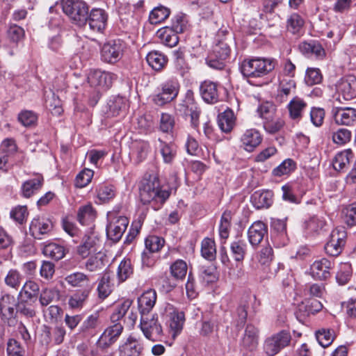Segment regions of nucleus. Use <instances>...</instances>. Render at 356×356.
<instances>
[{
  "mask_svg": "<svg viewBox=\"0 0 356 356\" xmlns=\"http://www.w3.org/2000/svg\"><path fill=\"white\" fill-rule=\"evenodd\" d=\"M67 284L74 289H79L68 298L67 305L72 309L81 310L87 302L94 284L88 275L81 271H75L64 277Z\"/></svg>",
  "mask_w": 356,
  "mask_h": 356,
  "instance_id": "nucleus-1",
  "label": "nucleus"
},
{
  "mask_svg": "<svg viewBox=\"0 0 356 356\" xmlns=\"http://www.w3.org/2000/svg\"><path fill=\"white\" fill-rule=\"evenodd\" d=\"M170 193L160 187L159 180L144 179L139 187V198L144 205H149L154 210L157 211L161 208L168 199Z\"/></svg>",
  "mask_w": 356,
  "mask_h": 356,
  "instance_id": "nucleus-2",
  "label": "nucleus"
},
{
  "mask_svg": "<svg viewBox=\"0 0 356 356\" xmlns=\"http://www.w3.org/2000/svg\"><path fill=\"white\" fill-rule=\"evenodd\" d=\"M276 63V60L270 58H248L241 62L240 71L248 81L251 83L252 79L262 78L271 72Z\"/></svg>",
  "mask_w": 356,
  "mask_h": 356,
  "instance_id": "nucleus-3",
  "label": "nucleus"
},
{
  "mask_svg": "<svg viewBox=\"0 0 356 356\" xmlns=\"http://www.w3.org/2000/svg\"><path fill=\"white\" fill-rule=\"evenodd\" d=\"M180 83L177 78H170L161 83L157 88V93L153 96L155 104L163 106L175 100L179 92Z\"/></svg>",
  "mask_w": 356,
  "mask_h": 356,
  "instance_id": "nucleus-4",
  "label": "nucleus"
},
{
  "mask_svg": "<svg viewBox=\"0 0 356 356\" xmlns=\"http://www.w3.org/2000/svg\"><path fill=\"white\" fill-rule=\"evenodd\" d=\"M63 12L75 24L83 26L87 24L88 6L82 0H63Z\"/></svg>",
  "mask_w": 356,
  "mask_h": 356,
  "instance_id": "nucleus-5",
  "label": "nucleus"
},
{
  "mask_svg": "<svg viewBox=\"0 0 356 356\" xmlns=\"http://www.w3.org/2000/svg\"><path fill=\"white\" fill-rule=\"evenodd\" d=\"M291 341V335L288 330H281L267 337L263 343V350L266 356H275L287 347Z\"/></svg>",
  "mask_w": 356,
  "mask_h": 356,
  "instance_id": "nucleus-6",
  "label": "nucleus"
},
{
  "mask_svg": "<svg viewBox=\"0 0 356 356\" xmlns=\"http://www.w3.org/2000/svg\"><path fill=\"white\" fill-rule=\"evenodd\" d=\"M140 327L147 339L153 342L161 341L163 329L156 314L140 316Z\"/></svg>",
  "mask_w": 356,
  "mask_h": 356,
  "instance_id": "nucleus-7",
  "label": "nucleus"
},
{
  "mask_svg": "<svg viewBox=\"0 0 356 356\" xmlns=\"http://www.w3.org/2000/svg\"><path fill=\"white\" fill-rule=\"evenodd\" d=\"M124 50V44L121 40H110L102 46L101 58L105 63L115 64L122 58Z\"/></svg>",
  "mask_w": 356,
  "mask_h": 356,
  "instance_id": "nucleus-8",
  "label": "nucleus"
},
{
  "mask_svg": "<svg viewBox=\"0 0 356 356\" xmlns=\"http://www.w3.org/2000/svg\"><path fill=\"white\" fill-rule=\"evenodd\" d=\"M335 90L339 101L341 98L346 101L356 98V77L353 75L341 77L335 83Z\"/></svg>",
  "mask_w": 356,
  "mask_h": 356,
  "instance_id": "nucleus-9",
  "label": "nucleus"
},
{
  "mask_svg": "<svg viewBox=\"0 0 356 356\" xmlns=\"http://www.w3.org/2000/svg\"><path fill=\"white\" fill-rule=\"evenodd\" d=\"M54 228L52 221L44 216L34 217L29 225V233L35 239H42L49 235Z\"/></svg>",
  "mask_w": 356,
  "mask_h": 356,
  "instance_id": "nucleus-10",
  "label": "nucleus"
},
{
  "mask_svg": "<svg viewBox=\"0 0 356 356\" xmlns=\"http://www.w3.org/2000/svg\"><path fill=\"white\" fill-rule=\"evenodd\" d=\"M117 78L118 76L113 72L92 70L88 75V81L91 87L107 90Z\"/></svg>",
  "mask_w": 356,
  "mask_h": 356,
  "instance_id": "nucleus-11",
  "label": "nucleus"
},
{
  "mask_svg": "<svg viewBox=\"0 0 356 356\" xmlns=\"http://www.w3.org/2000/svg\"><path fill=\"white\" fill-rule=\"evenodd\" d=\"M124 327L121 323L112 324L107 327L97 341V348L106 350L114 344L122 334Z\"/></svg>",
  "mask_w": 356,
  "mask_h": 356,
  "instance_id": "nucleus-12",
  "label": "nucleus"
},
{
  "mask_svg": "<svg viewBox=\"0 0 356 356\" xmlns=\"http://www.w3.org/2000/svg\"><path fill=\"white\" fill-rule=\"evenodd\" d=\"M129 219L125 216H115L112 218L106 226V235L109 240L118 242L129 225Z\"/></svg>",
  "mask_w": 356,
  "mask_h": 356,
  "instance_id": "nucleus-13",
  "label": "nucleus"
},
{
  "mask_svg": "<svg viewBox=\"0 0 356 356\" xmlns=\"http://www.w3.org/2000/svg\"><path fill=\"white\" fill-rule=\"evenodd\" d=\"M99 243L98 234L90 229L84 234L80 245L76 247L77 254L82 259H86L92 251L97 250Z\"/></svg>",
  "mask_w": 356,
  "mask_h": 356,
  "instance_id": "nucleus-14",
  "label": "nucleus"
},
{
  "mask_svg": "<svg viewBox=\"0 0 356 356\" xmlns=\"http://www.w3.org/2000/svg\"><path fill=\"white\" fill-rule=\"evenodd\" d=\"M334 265L333 261L326 258L316 260L310 266V274L315 280H326L330 277Z\"/></svg>",
  "mask_w": 356,
  "mask_h": 356,
  "instance_id": "nucleus-15",
  "label": "nucleus"
},
{
  "mask_svg": "<svg viewBox=\"0 0 356 356\" xmlns=\"http://www.w3.org/2000/svg\"><path fill=\"white\" fill-rule=\"evenodd\" d=\"M332 115L338 125L352 126L356 122V109L353 108H334L332 110Z\"/></svg>",
  "mask_w": 356,
  "mask_h": 356,
  "instance_id": "nucleus-16",
  "label": "nucleus"
},
{
  "mask_svg": "<svg viewBox=\"0 0 356 356\" xmlns=\"http://www.w3.org/2000/svg\"><path fill=\"white\" fill-rule=\"evenodd\" d=\"M66 330L65 327L61 325H57L54 327L44 326L42 337L43 342H44L46 345L50 343L60 345L63 342Z\"/></svg>",
  "mask_w": 356,
  "mask_h": 356,
  "instance_id": "nucleus-17",
  "label": "nucleus"
},
{
  "mask_svg": "<svg viewBox=\"0 0 356 356\" xmlns=\"http://www.w3.org/2000/svg\"><path fill=\"white\" fill-rule=\"evenodd\" d=\"M143 351V343L132 336H129L118 348L119 356H140Z\"/></svg>",
  "mask_w": 356,
  "mask_h": 356,
  "instance_id": "nucleus-18",
  "label": "nucleus"
},
{
  "mask_svg": "<svg viewBox=\"0 0 356 356\" xmlns=\"http://www.w3.org/2000/svg\"><path fill=\"white\" fill-rule=\"evenodd\" d=\"M200 94L207 104H213L219 101L218 86L216 82L205 80L200 83Z\"/></svg>",
  "mask_w": 356,
  "mask_h": 356,
  "instance_id": "nucleus-19",
  "label": "nucleus"
},
{
  "mask_svg": "<svg viewBox=\"0 0 356 356\" xmlns=\"http://www.w3.org/2000/svg\"><path fill=\"white\" fill-rule=\"evenodd\" d=\"M107 20L108 15L104 10L93 8L89 15H88L87 22L91 30L102 32L106 26Z\"/></svg>",
  "mask_w": 356,
  "mask_h": 356,
  "instance_id": "nucleus-20",
  "label": "nucleus"
},
{
  "mask_svg": "<svg viewBox=\"0 0 356 356\" xmlns=\"http://www.w3.org/2000/svg\"><path fill=\"white\" fill-rule=\"evenodd\" d=\"M157 299V294L154 289H149L144 291L138 298V310L140 316L149 315L154 308Z\"/></svg>",
  "mask_w": 356,
  "mask_h": 356,
  "instance_id": "nucleus-21",
  "label": "nucleus"
},
{
  "mask_svg": "<svg viewBox=\"0 0 356 356\" xmlns=\"http://www.w3.org/2000/svg\"><path fill=\"white\" fill-rule=\"evenodd\" d=\"M43 184V176L40 174H37L35 177L29 179L22 183L20 188V194L24 198H30L40 191Z\"/></svg>",
  "mask_w": 356,
  "mask_h": 356,
  "instance_id": "nucleus-22",
  "label": "nucleus"
},
{
  "mask_svg": "<svg viewBox=\"0 0 356 356\" xmlns=\"http://www.w3.org/2000/svg\"><path fill=\"white\" fill-rule=\"evenodd\" d=\"M259 329L252 324H248L241 341V347L246 350H254L259 343Z\"/></svg>",
  "mask_w": 356,
  "mask_h": 356,
  "instance_id": "nucleus-23",
  "label": "nucleus"
},
{
  "mask_svg": "<svg viewBox=\"0 0 356 356\" xmlns=\"http://www.w3.org/2000/svg\"><path fill=\"white\" fill-rule=\"evenodd\" d=\"M158 142L156 149L161 155L163 163L172 165L177 155V146L173 142L168 143L161 138H159Z\"/></svg>",
  "mask_w": 356,
  "mask_h": 356,
  "instance_id": "nucleus-24",
  "label": "nucleus"
},
{
  "mask_svg": "<svg viewBox=\"0 0 356 356\" xmlns=\"http://www.w3.org/2000/svg\"><path fill=\"white\" fill-rule=\"evenodd\" d=\"M262 140V135L256 129H247L241 138L244 149L250 152L254 151L261 143Z\"/></svg>",
  "mask_w": 356,
  "mask_h": 356,
  "instance_id": "nucleus-25",
  "label": "nucleus"
},
{
  "mask_svg": "<svg viewBox=\"0 0 356 356\" xmlns=\"http://www.w3.org/2000/svg\"><path fill=\"white\" fill-rule=\"evenodd\" d=\"M267 227L261 221H256L252 224L248 230V238L250 243L253 246H257L267 234Z\"/></svg>",
  "mask_w": 356,
  "mask_h": 356,
  "instance_id": "nucleus-26",
  "label": "nucleus"
},
{
  "mask_svg": "<svg viewBox=\"0 0 356 356\" xmlns=\"http://www.w3.org/2000/svg\"><path fill=\"white\" fill-rule=\"evenodd\" d=\"M300 52L305 56H314L317 59L322 60L326 56L325 51L321 43L316 40L302 42L299 44Z\"/></svg>",
  "mask_w": 356,
  "mask_h": 356,
  "instance_id": "nucleus-27",
  "label": "nucleus"
},
{
  "mask_svg": "<svg viewBox=\"0 0 356 356\" xmlns=\"http://www.w3.org/2000/svg\"><path fill=\"white\" fill-rule=\"evenodd\" d=\"M185 320L184 312L175 310L170 313L169 329L172 338L175 339L181 332Z\"/></svg>",
  "mask_w": 356,
  "mask_h": 356,
  "instance_id": "nucleus-28",
  "label": "nucleus"
},
{
  "mask_svg": "<svg viewBox=\"0 0 356 356\" xmlns=\"http://www.w3.org/2000/svg\"><path fill=\"white\" fill-rule=\"evenodd\" d=\"M307 104L298 97H293L287 105L289 118L295 121L299 122L302 118V113Z\"/></svg>",
  "mask_w": 356,
  "mask_h": 356,
  "instance_id": "nucleus-29",
  "label": "nucleus"
},
{
  "mask_svg": "<svg viewBox=\"0 0 356 356\" xmlns=\"http://www.w3.org/2000/svg\"><path fill=\"white\" fill-rule=\"evenodd\" d=\"M15 298L10 294H5L0 298V312L2 319H10L14 316Z\"/></svg>",
  "mask_w": 356,
  "mask_h": 356,
  "instance_id": "nucleus-30",
  "label": "nucleus"
},
{
  "mask_svg": "<svg viewBox=\"0 0 356 356\" xmlns=\"http://www.w3.org/2000/svg\"><path fill=\"white\" fill-rule=\"evenodd\" d=\"M100 324L99 313L98 312H95L90 314L83 321L79 327V332L84 335L92 334L96 332Z\"/></svg>",
  "mask_w": 356,
  "mask_h": 356,
  "instance_id": "nucleus-31",
  "label": "nucleus"
},
{
  "mask_svg": "<svg viewBox=\"0 0 356 356\" xmlns=\"http://www.w3.org/2000/svg\"><path fill=\"white\" fill-rule=\"evenodd\" d=\"M251 202L257 209H267L273 203V194L270 191H256L251 196Z\"/></svg>",
  "mask_w": 356,
  "mask_h": 356,
  "instance_id": "nucleus-32",
  "label": "nucleus"
},
{
  "mask_svg": "<svg viewBox=\"0 0 356 356\" xmlns=\"http://www.w3.org/2000/svg\"><path fill=\"white\" fill-rule=\"evenodd\" d=\"M97 217V211L91 204L81 206L77 211V220L82 225H89Z\"/></svg>",
  "mask_w": 356,
  "mask_h": 356,
  "instance_id": "nucleus-33",
  "label": "nucleus"
},
{
  "mask_svg": "<svg viewBox=\"0 0 356 356\" xmlns=\"http://www.w3.org/2000/svg\"><path fill=\"white\" fill-rule=\"evenodd\" d=\"M146 60L148 65L155 71L162 70L168 63V58L159 51H152L147 54Z\"/></svg>",
  "mask_w": 356,
  "mask_h": 356,
  "instance_id": "nucleus-34",
  "label": "nucleus"
},
{
  "mask_svg": "<svg viewBox=\"0 0 356 356\" xmlns=\"http://www.w3.org/2000/svg\"><path fill=\"white\" fill-rule=\"evenodd\" d=\"M236 118L232 110L227 108L218 115V124L220 129L225 133L230 132L235 125Z\"/></svg>",
  "mask_w": 356,
  "mask_h": 356,
  "instance_id": "nucleus-35",
  "label": "nucleus"
},
{
  "mask_svg": "<svg viewBox=\"0 0 356 356\" xmlns=\"http://www.w3.org/2000/svg\"><path fill=\"white\" fill-rule=\"evenodd\" d=\"M39 291L40 286L38 283L33 280H27L19 291L18 298L31 301L33 299H36Z\"/></svg>",
  "mask_w": 356,
  "mask_h": 356,
  "instance_id": "nucleus-36",
  "label": "nucleus"
},
{
  "mask_svg": "<svg viewBox=\"0 0 356 356\" xmlns=\"http://www.w3.org/2000/svg\"><path fill=\"white\" fill-rule=\"evenodd\" d=\"M96 191L99 203H107L113 199L116 195L115 187L112 184L106 183L99 184Z\"/></svg>",
  "mask_w": 356,
  "mask_h": 356,
  "instance_id": "nucleus-37",
  "label": "nucleus"
},
{
  "mask_svg": "<svg viewBox=\"0 0 356 356\" xmlns=\"http://www.w3.org/2000/svg\"><path fill=\"white\" fill-rule=\"evenodd\" d=\"M111 282V276L107 273H104L99 280L97 291L99 299H106L113 291V284Z\"/></svg>",
  "mask_w": 356,
  "mask_h": 356,
  "instance_id": "nucleus-38",
  "label": "nucleus"
},
{
  "mask_svg": "<svg viewBox=\"0 0 356 356\" xmlns=\"http://www.w3.org/2000/svg\"><path fill=\"white\" fill-rule=\"evenodd\" d=\"M177 33L168 26L164 27L158 31L159 38L162 43L169 47L176 46L179 42Z\"/></svg>",
  "mask_w": 356,
  "mask_h": 356,
  "instance_id": "nucleus-39",
  "label": "nucleus"
},
{
  "mask_svg": "<svg viewBox=\"0 0 356 356\" xmlns=\"http://www.w3.org/2000/svg\"><path fill=\"white\" fill-rule=\"evenodd\" d=\"M322 308V303L316 299L305 300L298 305V311L302 312L303 316H309L317 313Z\"/></svg>",
  "mask_w": 356,
  "mask_h": 356,
  "instance_id": "nucleus-40",
  "label": "nucleus"
},
{
  "mask_svg": "<svg viewBox=\"0 0 356 356\" xmlns=\"http://www.w3.org/2000/svg\"><path fill=\"white\" fill-rule=\"evenodd\" d=\"M42 253L48 257L58 261L63 259L65 255V248L60 245L55 243H50L42 249Z\"/></svg>",
  "mask_w": 356,
  "mask_h": 356,
  "instance_id": "nucleus-41",
  "label": "nucleus"
},
{
  "mask_svg": "<svg viewBox=\"0 0 356 356\" xmlns=\"http://www.w3.org/2000/svg\"><path fill=\"white\" fill-rule=\"evenodd\" d=\"M170 14L167 7L159 6L154 8L149 13V21L152 24H157L165 21Z\"/></svg>",
  "mask_w": 356,
  "mask_h": 356,
  "instance_id": "nucleus-42",
  "label": "nucleus"
},
{
  "mask_svg": "<svg viewBox=\"0 0 356 356\" xmlns=\"http://www.w3.org/2000/svg\"><path fill=\"white\" fill-rule=\"evenodd\" d=\"M188 270L186 262L182 259H177L170 266V275L177 280L185 278Z\"/></svg>",
  "mask_w": 356,
  "mask_h": 356,
  "instance_id": "nucleus-43",
  "label": "nucleus"
},
{
  "mask_svg": "<svg viewBox=\"0 0 356 356\" xmlns=\"http://www.w3.org/2000/svg\"><path fill=\"white\" fill-rule=\"evenodd\" d=\"M327 224L323 217L313 216L305 223V227L311 234H319L323 231Z\"/></svg>",
  "mask_w": 356,
  "mask_h": 356,
  "instance_id": "nucleus-44",
  "label": "nucleus"
},
{
  "mask_svg": "<svg viewBox=\"0 0 356 356\" xmlns=\"http://www.w3.org/2000/svg\"><path fill=\"white\" fill-rule=\"evenodd\" d=\"M105 261V257L102 255L92 256L85 262L84 267L89 272H99L104 268L106 266Z\"/></svg>",
  "mask_w": 356,
  "mask_h": 356,
  "instance_id": "nucleus-45",
  "label": "nucleus"
},
{
  "mask_svg": "<svg viewBox=\"0 0 356 356\" xmlns=\"http://www.w3.org/2000/svg\"><path fill=\"white\" fill-rule=\"evenodd\" d=\"M202 256L207 260L212 261L215 259L216 255V248L214 240L210 238H205L201 243Z\"/></svg>",
  "mask_w": 356,
  "mask_h": 356,
  "instance_id": "nucleus-46",
  "label": "nucleus"
},
{
  "mask_svg": "<svg viewBox=\"0 0 356 356\" xmlns=\"http://www.w3.org/2000/svg\"><path fill=\"white\" fill-rule=\"evenodd\" d=\"M230 249L235 261H241L244 259L247 251V244L243 240L233 241L230 245Z\"/></svg>",
  "mask_w": 356,
  "mask_h": 356,
  "instance_id": "nucleus-47",
  "label": "nucleus"
},
{
  "mask_svg": "<svg viewBox=\"0 0 356 356\" xmlns=\"http://www.w3.org/2000/svg\"><path fill=\"white\" fill-rule=\"evenodd\" d=\"M134 273L131 261L129 259H124L119 264L117 275L120 282L127 280Z\"/></svg>",
  "mask_w": 356,
  "mask_h": 356,
  "instance_id": "nucleus-48",
  "label": "nucleus"
},
{
  "mask_svg": "<svg viewBox=\"0 0 356 356\" xmlns=\"http://www.w3.org/2000/svg\"><path fill=\"white\" fill-rule=\"evenodd\" d=\"M316 337L319 344L326 348L333 342L335 338L334 331L331 329L322 328L316 331Z\"/></svg>",
  "mask_w": 356,
  "mask_h": 356,
  "instance_id": "nucleus-49",
  "label": "nucleus"
},
{
  "mask_svg": "<svg viewBox=\"0 0 356 356\" xmlns=\"http://www.w3.org/2000/svg\"><path fill=\"white\" fill-rule=\"evenodd\" d=\"M351 154L350 150L342 151L337 153L332 161L334 169L339 172L343 170L349 163Z\"/></svg>",
  "mask_w": 356,
  "mask_h": 356,
  "instance_id": "nucleus-50",
  "label": "nucleus"
},
{
  "mask_svg": "<svg viewBox=\"0 0 356 356\" xmlns=\"http://www.w3.org/2000/svg\"><path fill=\"white\" fill-rule=\"evenodd\" d=\"M218 330V324L216 319H202L200 323L199 334L203 337H210L214 331Z\"/></svg>",
  "mask_w": 356,
  "mask_h": 356,
  "instance_id": "nucleus-51",
  "label": "nucleus"
},
{
  "mask_svg": "<svg viewBox=\"0 0 356 356\" xmlns=\"http://www.w3.org/2000/svg\"><path fill=\"white\" fill-rule=\"evenodd\" d=\"M23 275L16 269H10L5 277V284L13 289H18L23 280Z\"/></svg>",
  "mask_w": 356,
  "mask_h": 356,
  "instance_id": "nucleus-52",
  "label": "nucleus"
},
{
  "mask_svg": "<svg viewBox=\"0 0 356 356\" xmlns=\"http://www.w3.org/2000/svg\"><path fill=\"white\" fill-rule=\"evenodd\" d=\"M131 305V301L129 300H125L121 304L118 305L111 316V323L113 324L121 323V320L124 316Z\"/></svg>",
  "mask_w": 356,
  "mask_h": 356,
  "instance_id": "nucleus-53",
  "label": "nucleus"
},
{
  "mask_svg": "<svg viewBox=\"0 0 356 356\" xmlns=\"http://www.w3.org/2000/svg\"><path fill=\"white\" fill-rule=\"evenodd\" d=\"M304 19L298 13H293L289 15L286 21L287 31L296 34L300 32L304 25Z\"/></svg>",
  "mask_w": 356,
  "mask_h": 356,
  "instance_id": "nucleus-54",
  "label": "nucleus"
},
{
  "mask_svg": "<svg viewBox=\"0 0 356 356\" xmlns=\"http://www.w3.org/2000/svg\"><path fill=\"white\" fill-rule=\"evenodd\" d=\"M296 168V162L291 159H286L277 167L273 169V175L276 177H281L288 175Z\"/></svg>",
  "mask_w": 356,
  "mask_h": 356,
  "instance_id": "nucleus-55",
  "label": "nucleus"
},
{
  "mask_svg": "<svg viewBox=\"0 0 356 356\" xmlns=\"http://www.w3.org/2000/svg\"><path fill=\"white\" fill-rule=\"evenodd\" d=\"M29 214L26 206L17 205L11 209L10 217L18 224L23 225L26 221Z\"/></svg>",
  "mask_w": 356,
  "mask_h": 356,
  "instance_id": "nucleus-56",
  "label": "nucleus"
},
{
  "mask_svg": "<svg viewBox=\"0 0 356 356\" xmlns=\"http://www.w3.org/2000/svg\"><path fill=\"white\" fill-rule=\"evenodd\" d=\"M352 138V133L345 128H340L332 134V140L334 144L344 145L349 143Z\"/></svg>",
  "mask_w": 356,
  "mask_h": 356,
  "instance_id": "nucleus-57",
  "label": "nucleus"
},
{
  "mask_svg": "<svg viewBox=\"0 0 356 356\" xmlns=\"http://www.w3.org/2000/svg\"><path fill=\"white\" fill-rule=\"evenodd\" d=\"M232 213L230 211H225L223 212L219 226V234L223 239H227L229 237V229L231 227Z\"/></svg>",
  "mask_w": 356,
  "mask_h": 356,
  "instance_id": "nucleus-58",
  "label": "nucleus"
},
{
  "mask_svg": "<svg viewBox=\"0 0 356 356\" xmlns=\"http://www.w3.org/2000/svg\"><path fill=\"white\" fill-rule=\"evenodd\" d=\"M145 218V213H141L138 215V218L132 222L129 232L126 238V243H131L139 234Z\"/></svg>",
  "mask_w": 356,
  "mask_h": 356,
  "instance_id": "nucleus-59",
  "label": "nucleus"
},
{
  "mask_svg": "<svg viewBox=\"0 0 356 356\" xmlns=\"http://www.w3.org/2000/svg\"><path fill=\"white\" fill-rule=\"evenodd\" d=\"M165 240L163 238L150 235L147 236L145 241V248L152 252H158L163 247Z\"/></svg>",
  "mask_w": 356,
  "mask_h": 356,
  "instance_id": "nucleus-60",
  "label": "nucleus"
},
{
  "mask_svg": "<svg viewBox=\"0 0 356 356\" xmlns=\"http://www.w3.org/2000/svg\"><path fill=\"white\" fill-rule=\"evenodd\" d=\"M175 125V121L173 115L167 113H161L159 126L161 131L170 134L172 132Z\"/></svg>",
  "mask_w": 356,
  "mask_h": 356,
  "instance_id": "nucleus-61",
  "label": "nucleus"
},
{
  "mask_svg": "<svg viewBox=\"0 0 356 356\" xmlns=\"http://www.w3.org/2000/svg\"><path fill=\"white\" fill-rule=\"evenodd\" d=\"M323 81V74L318 68L308 67L306 70L305 81L307 86L320 84Z\"/></svg>",
  "mask_w": 356,
  "mask_h": 356,
  "instance_id": "nucleus-62",
  "label": "nucleus"
},
{
  "mask_svg": "<svg viewBox=\"0 0 356 356\" xmlns=\"http://www.w3.org/2000/svg\"><path fill=\"white\" fill-rule=\"evenodd\" d=\"M6 352L8 356H24L25 349L18 341L10 339L7 342Z\"/></svg>",
  "mask_w": 356,
  "mask_h": 356,
  "instance_id": "nucleus-63",
  "label": "nucleus"
},
{
  "mask_svg": "<svg viewBox=\"0 0 356 356\" xmlns=\"http://www.w3.org/2000/svg\"><path fill=\"white\" fill-rule=\"evenodd\" d=\"M343 218L348 226L356 225V203L346 206L342 211Z\"/></svg>",
  "mask_w": 356,
  "mask_h": 356,
  "instance_id": "nucleus-64",
  "label": "nucleus"
}]
</instances>
